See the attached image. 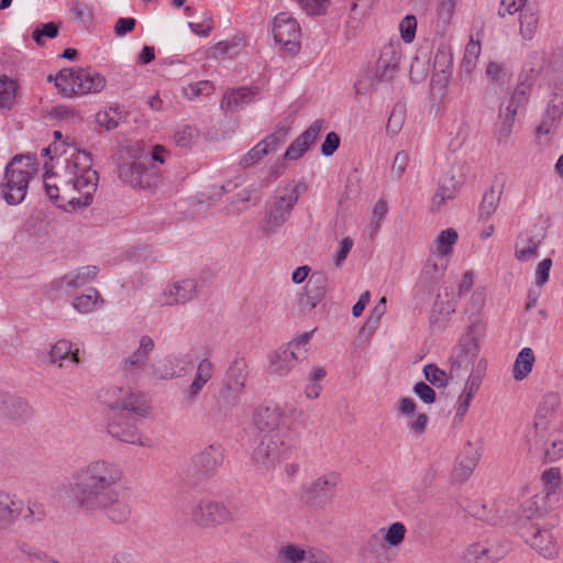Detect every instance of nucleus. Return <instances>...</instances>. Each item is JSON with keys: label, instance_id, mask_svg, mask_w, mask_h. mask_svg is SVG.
I'll list each match as a JSON object with an SVG mask.
<instances>
[{"label": "nucleus", "instance_id": "obj_1", "mask_svg": "<svg viewBox=\"0 0 563 563\" xmlns=\"http://www.w3.org/2000/svg\"><path fill=\"white\" fill-rule=\"evenodd\" d=\"M122 468L114 462L98 459L81 466L70 485L74 506L90 517L102 516L112 523L128 522L134 501L128 488L120 484Z\"/></svg>", "mask_w": 563, "mask_h": 563}, {"label": "nucleus", "instance_id": "obj_2", "mask_svg": "<svg viewBox=\"0 0 563 563\" xmlns=\"http://www.w3.org/2000/svg\"><path fill=\"white\" fill-rule=\"evenodd\" d=\"M51 151L56 156L51 157V164L45 163L43 176L48 198L65 210L89 206L99 181L90 154L65 142L43 148L45 155Z\"/></svg>", "mask_w": 563, "mask_h": 563}, {"label": "nucleus", "instance_id": "obj_3", "mask_svg": "<svg viewBox=\"0 0 563 563\" xmlns=\"http://www.w3.org/2000/svg\"><path fill=\"white\" fill-rule=\"evenodd\" d=\"M36 172V161L29 155H16L9 162L0 184L1 195L8 205L16 206L25 199L30 180Z\"/></svg>", "mask_w": 563, "mask_h": 563}, {"label": "nucleus", "instance_id": "obj_4", "mask_svg": "<svg viewBox=\"0 0 563 563\" xmlns=\"http://www.w3.org/2000/svg\"><path fill=\"white\" fill-rule=\"evenodd\" d=\"M307 190L302 181H291L284 187H278L274 196L267 202L265 220L262 231L265 235L275 233L289 219L300 194Z\"/></svg>", "mask_w": 563, "mask_h": 563}, {"label": "nucleus", "instance_id": "obj_5", "mask_svg": "<svg viewBox=\"0 0 563 563\" xmlns=\"http://www.w3.org/2000/svg\"><path fill=\"white\" fill-rule=\"evenodd\" d=\"M291 451L289 435L266 433L253 451L252 459L261 471H271L288 457Z\"/></svg>", "mask_w": 563, "mask_h": 563}, {"label": "nucleus", "instance_id": "obj_6", "mask_svg": "<svg viewBox=\"0 0 563 563\" xmlns=\"http://www.w3.org/2000/svg\"><path fill=\"white\" fill-rule=\"evenodd\" d=\"M311 336L312 331L302 333L272 352L268 355V372L278 376L288 375L296 364L306 357Z\"/></svg>", "mask_w": 563, "mask_h": 563}, {"label": "nucleus", "instance_id": "obj_7", "mask_svg": "<svg viewBox=\"0 0 563 563\" xmlns=\"http://www.w3.org/2000/svg\"><path fill=\"white\" fill-rule=\"evenodd\" d=\"M189 518L201 528L223 526L235 520L234 514L224 503L209 498L194 499L189 508Z\"/></svg>", "mask_w": 563, "mask_h": 563}, {"label": "nucleus", "instance_id": "obj_8", "mask_svg": "<svg viewBox=\"0 0 563 563\" xmlns=\"http://www.w3.org/2000/svg\"><path fill=\"white\" fill-rule=\"evenodd\" d=\"M99 399L114 412L126 411L136 417H146L150 411L144 394L132 393L129 388L109 387L99 394Z\"/></svg>", "mask_w": 563, "mask_h": 563}, {"label": "nucleus", "instance_id": "obj_9", "mask_svg": "<svg viewBox=\"0 0 563 563\" xmlns=\"http://www.w3.org/2000/svg\"><path fill=\"white\" fill-rule=\"evenodd\" d=\"M58 79L66 97L100 92L107 82L100 73L89 68H64Z\"/></svg>", "mask_w": 563, "mask_h": 563}, {"label": "nucleus", "instance_id": "obj_10", "mask_svg": "<svg viewBox=\"0 0 563 563\" xmlns=\"http://www.w3.org/2000/svg\"><path fill=\"white\" fill-rule=\"evenodd\" d=\"M479 353L478 340L472 334L466 333L462 336L456 352L450 360V378L451 380H462L473 373L475 362Z\"/></svg>", "mask_w": 563, "mask_h": 563}, {"label": "nucleus", "instance_id": "obj_11", "mask_svg": "<svg viewBox=\"0 0 563 563\" xmlns=\"http://www.w3.org/2000/svg\"><path fill=\"white\" fill-rule=\"evenodd\" d=\"M119 178L133 188L152 189L158 185L159 172L137 158L122 161L118 165Z\"/></svg>", "mask_w": 563, "mask_h": 563}, {"label": "nucleus", "instance_id": "obj_12", "mask_svg": "<svg viewBox=\"0 0 563 563\" xmlns=\"http://www.w3.org/2000/svg\"><path fill=\"white\" fill-rule=\"evenodd\" d=\"M224 461V449L220 443H212L201 449L191 460L188 472L200 478L216 475Z\"/></svg>", "mask_w": 563, "mask_h": 563}, {"label": "nucleus", "instance_id": "obj_13", "mask_svg": "<svg viewBox=\"0 0 563 563\" xmlns=\"http://www.w3.org/2000/svg\"><path fill=\"white\" fill-rule=\"evenodd\" d=\"M34 516L32 506L24 511V503L20 497L0 490V531H11L21 517L33 520Z\"/></svg>", "mask_w": 563, "mask_h": 563}, {"label": "nucleus", "instance_id": "obj_14", "mask_svg": "<svg viewBox=\"0 0 563 563\" xmlns=\"http://www.w3.org/2000/svg\"><path fill=\"white\" fill-rule=\"evenodd\" d=\"M253 422L261 431L289 435L290 426L285 411L277 405H262L253 416Z\"/></svg>", "mask_w": 563, "mask_h": 563}, {"label": "nucleus", "instance_id": "obj_15", "mask_svg": "<svg viewBox=\"0 0 563 563\" xmlns=\"http://www.w3.org/2000/svg\"><path fill=\"white\" fill-rule=\"evenodd\" d=\"M339 482L338 473L324 474L303 488L302 498L313 507H322L334 496Z\"/></svg>", "mask_w": 563, "mask_h": 563}, {"label": "nucleus", "instance_id": "obj_16", "mask_svg": "<svg viewBox=\"0 0 563 563\" xmlns=\"http://www.w3.org/2000/svg\"><path fill=\"white\" fill-rule=\"evenodd\" d=\"M288 128L278 126L273 133L267 135L255 146H253L245 155L240 159L242 168H247L257 164L269 153H274L280 148V146L287 141Z\"/></svg>", "mask_w": 563, "mask_h": 563}, {"label": "nucleus", "instance_id": "obj_17", "mask_svg": "<svg viewBox=\"0 0 563 563\" xmlns=\"http://www.w3.org/2000/svg\"><path fill=\"white\" fill-rule=\"evenodd\" d=\"M520 534L542 556L552 559L558 555L556 540L549 529L541 528L539 523L521 525Z\"/></svg>", "mask_w": 563, "mask_h": 563}, {"label": "nucleus", "instance_id": "obj_18", "mask_svg": "<svg viewBox=\"0 0 563 563\" xmlns=\"http://www.w3.org/2000/svg\"><path fill=\"white\" fill-rule=\"evenodd\" d=\"M274 38L290 53H297L300 48V26L288 13L280 12L274 19Z\"/></svg>", "mask_w": 563, "mask_h": 563}, {"label": "nucleus", "instance_id": "obj_19", "mask_svg": "<svg viewBox=\"0 0 563 563\" xmlns=\"http://www.w3.org/2000/svg\"><path fill=\"white\" fill-rule=\"evenodd\" d=\"M99 267L95 265L82 266L56 278L51 283L52 290L60 294H70L79 287L91 283L98 275Z\"/></svg>", "mask_w": 563, "mask_h": 563}, {"label": "nucleus", "instance_id": "obj_20", "mask_svg": "<svg viewBox=\"0 0 563 563\" xmlns=\"http://www.w3.org/2000/svg\"><path fill=\"white\" fill-rule=\"evenodd\" d=\"M198 295V282L194 278H185L168 284L161 295L163 306L184 305Z\"/></svg>", "mask_w": 563, "mask_h": 563}, {"label": "nucleus", "instance_id": "obj_21", "mask_svg": "<svg viewBox=\"0 0 563 563\" xmlns=\"http://www.w3.org/2000/svg\"><path fill=\"white\" fill-rule=\"evenodd\" d=\"M479 452L476 446L473 445L471 441H467L457 455L452 473L451 479L454 483L463 484L465 483L473 474L479 461Z\"/></svg>", "mask_w": 563, "mask_h": 563}, {"label": "nucleus", "instance_id": "obj_22", "mask_svg": "<svg viewBox=\"0 0 563 563\" xmlns=\"http://www.w3.org/2000/svg\"><path fill=\"white\" fill-rule=\"evenodd\" d=\"M401 57L399 44L387 43L382 49L375 67V76L379 81H390L398 71Z\"/></svg>", "mask_w": 563, "mask_h": 563}, {"label": "nucleus", "instance_id": "obj_23", "mask_svg": "<svg viewBox=\"0 0 563 563\" xmlns=\"http://www.w3.org/2000/svg\"><path fill=\"white\" fill-rule=\"evenodd\" d=\"M328 277L323 273H313L305 287V292L299 298L300 309L313 310L327 294Z\"/></svg>", "mask_w": 563, "mask_h": 563}, {"label": "nucleus", "instance_id": "obj_24", "mask_svg": "<svg viewBox=\"0 0 563 563\" xmlns=\"http://www.w3.org/2000/svg\"><path fill=\"white\" fill-rule=\"evenodd\" d=\"M242 391L221 386L214 396V405L209 410V417L214 422H220L228 418L232 410L239 405Z\"/></svg>", "mask_w": 563, "mask_h": 563}, {"label": "nucleus", "instance_id": "obj_25", "mask_svg": "<svg viewBox=\"0 0 563 563\" xmlns=\"http://www.w3.org/2000/svg\"><path fill=\"white\" fill-rule=\"evenodd\" d=\"M507 547H500L492 542H478L471 544L464 552L467 563H494L507 553Z\"/></svg>", "mask_w": 563, "mask_h": 563}, {"label": "nucleus", "instance_id": "obj_26", "mask_svg": "<svg viewBox=\"0 0 563 563\" xmlns=\"http://www.w3.org/2000/svg\"><path fill=\"white\" fill-rule=\"evenodd\" d=\"M324 125L323 119L316 120L306 131L296 137L284 154L285 159L296 161L300 158L317 140Z\"/></svg>", "mask_w": 563, "mask_h": 563}, {"label": "nucleus", "instance_id": "obj_27", "mask_svg": "<svg viewBox=\"0 0 563 563\" xmlns=\"http://www.w3.org/2000/svg\"><path fill=\"white\" fill-rule=\"evenodd\" d=\"M124 412L125 411L114 412V416L108 423L109 434L125 443L144 445L136 426L125 420Z\"/></svg>", "mask_w": 563, "mask_h": 563}, {"label": "nucleus", "instance_id": "obj_28", "mask_svg": "<svg viewBox=\"0 0 563 563\" xmlns=\"http://www.w3.org/2000/svg\"><path fill=\"white\" fill-rule=\"evenodd\" d=\"M32 408L24 399L0 391V417L20 421L31 417Z\"/></svg>", "mask_w": 563, "mask_h": 563}, {"label": "nucleus", "instance_id": "obj_29", "mask_svg": "<svg viewBox=\"0 0 563 563\" xmlns=\"http://www.w3.org/2000/svg\"><path fill=\"white\" fill-rule=\"evenodd\" d=\"M463 183L462 175L456 176L453 170L445 173L440 178L438 190L432 197V209H440L445 201L454 199Z\"/></svg>", "mask_w": 563, "mask_h": 563}, {"label": "nucleus", "instance_id": "obj_30", "mask_svg": "<svg viewBox=\"0 0 563 563\" xmlns=\"http://www.w3.org/2000/svg\"><path fill=\"white\" fill-rule=\"evenodd\" d=\"M78 350H73V343L68 340H58L48 352V361L52 364H58V367L75 368L80 360Z\"/></svg>", "mask_w": 563, "mask_h": 563}, {"label": "nucleus", "instance_id": "obj_31", "mask_svg": "<svg viewBox=\"0 0 563 563\" xmlns=\"http://www.w3.org/2000/svg\"><path fill=\"white\" fill-rule=\"evenodd\" d=\"M553 407L558 404V397L554 394H549L544 397L543 404L538 408L534 417L533 426L527 433V440L529 443L538 444L544 440L545 432L549 427L548 409L545 405Z\"/></svg>", "mask_w": 563, "mask_h": 563}, {"label": "nucleus", "instance_id": "obj_32", "mask_svg": "<svg viewBox=\"0 0 563 563\" xmlns=\"http://www.w3.org/2000/svg\"><path fill=\"white\" fill-rule=\"evenodd\" d=\"M482 364L483 360H481L477 365L476 374L470 375V377L465 382L464 388L456 400L455 419L462 420L464 418L468 410L472 399L474 398L475 394L478 391L481 387L483 377L481 371Z\"/></svg>", "mask_w": 563, "mask_h": 563}, {"label": "nucleus", "instance_id": "obj_33", "mask_svg": "<svg viewBox=\"0 0 563 563\" xmlns=\"http://www.w3.org/2000/svg\"><path fill=\"white\" fill-rule=\"evenodd\" d=\"M258 87H240L238 89H233L227 91L221 101V109L225 112H235L240 109H243L245 106L250 104L254 98L258 95Z\"/></svg>", "mask_w": 563, "mask_h": 563}, {"label": "nucleus", "instance_id": "obj_34", "mask_svg": "<svg viewBox=\"0 0 563 563\" xmlns=\"http://www.w3.org/2000/svg\"><path fill=\"white\" fill-rule=\"evenodd\" d=\"M154 350V341L148 335H142L139 347L122 361V368L125 372L142 369Z\"/></svg>", "mask_w": 563, "mask_h": 563}, {"label": "nucleus", "instance_id": "obj_35", "mask_svg": "<svg viewBox=\"0 0 563 563\" xmlns=\"http://www.w3.org/2000/svg\"><path fill=\"white\" fill-rule=\"evenodd\" d=\"M545 238L542 228L537 229L533 234H521L516 243L515 256L520 261H528L537 255V251Z\"/></svg>", "mask_w": 563, "mask_h": 563}, {"label": "nucleus", "instance_id": "obj_36", "mask_svg": "<svg viewBox=\"0 0 563 563\" xmlns=\"http://www.w3.org/2000/svg\"><path fill=\"white\" fill-rule=\"evenodd\" d=\"M247 375L246 361L242 357L234 358L224 374L222 385L243 393Z\"/></svg>", "mask_w": 563, "mask_h": 563}, {"label": "nucleus", "instance_id": "obj_37", "mask_svg": "<svg viewBox=\"0 0 563 563\" xmlns=\"http://www.w3.org/2000/svg\"><path fill=\"white\" fill-rule=\"evenodd\" d=\"M550 489L543 495H534L522 505L521 525L536 523L533 520L542 518L548 512V498Z\"/></svg>", "mask_w": 563, "mask_h": 563}, {"label": "nucleus", "instance_id": "obj_38", "mask_svg": "<svg viewBox=\"0 0 563 563\" xmlns=\"http://www.w3.org/2000/svg\"><path fill=\"white\" fill-rule=\"evenodd\" d=\"M213 375V364L210 360L203 358L199 362L197 371L191 384L188 387V400L194 402L198 398L200 391Z\"/></svg>", "mask_w": 563, "mask_h": 563}, {"label": "nucleus", "instance_id": "obj_39", "mask_svg": "<svg viewBox=\"0 0 563 563\" xmlns=\"http://www.w3.org/2000/svg\"><path fill=\"white\" fill-rule=\"evenodd\" d=\"M312 547L287 542L276 552V563H306Z\"/></svg>", "mask_w": 563, "mask_h": 563}, {"label": "nucleus", "instance_id": "obj_40", "mask_svg": "<svg viewBox=\"0 0 563 563\" xmlns=\"http://www.w3.org/2000/svg\"><path fill=\"white\" fill-rule=\"evenodd\" d=\"M459 0H438L433 25L437 34L444 35L451 25Z\"/></svg>", "mask_w": 563, "mask_h": 563}, {"label": "nucleus", "instance_id": "obj_41", "mask_svg": "<svg viewBox=\"0 0 563 563\" xmlns=\"http://www.w3.org/2000/svg\"><path fill=\"white\" fill-rule=\"evenodd\" d=\"M534 362L536 357L532 349L523 347L518 353L512 366L514 379L523 380L531 373Z\"/></svg>", "mask_w": 563, "mask_h": 563}, {"label": "nucleus", "instance_id": "obj_42", "mask_svg": "<svg viewBox=\"0 0 563 563\" xmlns=\"http://www.w3.org/2000/svg\"><path fill=\"white\" fill-rule=\"evenodd\" d=\"M459 234L456 230L449 228L442 230L433 242V250L431 253L446 257L453 251L454 244L457 242Z\"/></svg>", "mask_w": 563, "mask_h": 563}, {"label": "nucleus", "instance_id": "obj_43", "mask_svg": "<svg viewBox=\"0 0 563 563\" xmlns=\"http://www.w3.org/2000/svg\"><path fill=\"white\" fill-rule=\"evenodd\" d=\"M446 268L448 260L431 253L422 269V277L427 278L429 283H435L444 275Z\"/></svg>", "mask_w": 563, "mask_h": 563}, {"label": "nucleus", "instance_id": "obj_44", "mask_svg": "<svg viewBox=\"0 0 563 563\" xmlns=\"http://www.w3.org/2000/svg\"><path fill=\"white\" fill-rule=\"evenodd\" d=\"M563 456V429L551 433L544 440V457L549 462H554Z\"/></svg>", "mask_w": 563, "mask_h": 563}, {"label": "nucleus", "instance_id": "obj_45", "mask_svg": "<svg viewBox=\"0 0 563 563\" xmlns=\"http://www.w3.org/2000/svg\"><path fill=\"white\" fill-rule=\"evenodd\" d=\"M378 531L382 534L386 547L397 548L405 541L407 529L402 522L396 521L387 529L382 528Z\"/></svg>", "mask_w": 563, "mask_h": 563}, {"label": "nucleus", "instance_id": "obj_46", "mask_svg": "<svg viewBox=\"0 0 563 563\" xmlns=\"http://www.w3.org/2000/svg\"><path fill=\"white\" fill-rule=\"evenodd\" d=\"M102 303L103 299L95 288L88 289V294L77 296L73 301V307L79 313H88L95 310L98 303Z\"/></svg>", "mask_w": 563, "mask_h": 563}, {"label": "nucleus", "instance_id": "obj_47", "mask_svg": "<svg viewBox=\"0 0 563 563\" xmlns=\"http://www.w3.org/2000/svg\"><path fill=\"white\" fill-rule=\"evenodd\" d=\"M531 89H532L531 81H529V80L520 81L517 85L516 89L512 91L510 100H509L508 104L505 107V109L511 110V108H512L515 113H517L519 108L527 104L529 97H530Z\"/></svg>", "mask_w": 563, "mask_h": 563}, {"label": "nucleus", "instance_id": "obj_48", "mask_svg": "<svg viewBox=\"0 0 563 563\" xmlns=\"http://www.w3.org/2000/svg\"><path fill=\"white\" fill-rule=\"evenodd\" d=\"M516 115H517V113H515V111L512 109L509 110V109H505L504 107H501L499 109L498 128L496 131V136H497L498 142L507 141V139L509 137V135L512 131Z\"/></svg>", "mask_w": 563, "mask_h": 563}, {"label": "nucleus", "instance_id": "obj_49", "mask_svg": "<svg viewBox=\"0 0 563 563\" xmlns=\"http://www.w3.org/2000/svg\"><path fill=\"white\" fill-rule=\"evenodd\" d=\"M500 197L501 190L497 191L494 187H490L484 192L478 208L481 219H488L496 211Z\"/></svg>", "mask_w": 563, "mask_h": 563}, {"label": "nucleus", "instance_id": "obj_50", "mask_svg": "<svg viewBox=\"0 0 563 563\" xmlns=\"http://www.w3.org/2000/svg\"><path fill=\"white\" fill-rule=\"evenodd\" d=\"M363 552L365 555L374 556L379 563H384L383 556L386 552V544L379 531L368 537L363 545Z\"/></svg>", "mask_w": 563, "mask_h": 563}, {"label": "nucleus", "instance_id": "obj_51", "mask_svg": "<svg viewBox=\"0 0 563 563\" xmlns=\"http://www.w3.org/2000/svg\"><path fill=\"white\" fill-rule=\"evenodd\" d=\"M123 120V113L120 106L109 108V110L97 113L96 121L99 125L104 126L108 131L119 126Z\"/></svg>", "mask_w": 563, "mask_h": 563}, {"label": "nucleus", "instance_id": "obj_52", "mask_svg": "<svg viewBox=\"0 0 563 563\" xmlns=\"http://www.w3.org/2000/svg\"><path fill=\"white\" fill-rule=\"evenodd\" d=\"M423 374L426 380L437 388H444L448 386L450 378V372L439 368L435 364H427L423 367Z\"/></svg>", "mask_w": 563, "mask_h": 563}, {"label": "nucleus", "instance_id": "obj_53", "mask_svg": "<svg viewBox=\"0 0 563 563\" xmlns=\"http://www.w3.org/2000/svg\"><path fill=\"white\" fill-rule=\"evenodd\" d=\"M69 10L74 19L80 23L84 27L88 29L93 21L92 9L82 1H73L69 4Z\"/></svg>", "mask_w": 563, "mask_h": 563}, {"label": "nucleus", "instance_id": "obj_54", "mask_svg": "<svg viewBox=\"0 0 563 563\" xmlns=\"http://www.w3.org/2000/svg\"><path fill=\"white\" fill-rule=\"evenodd\" d=\"M539 18L536 12L527 9L520 13V34L525 40H531L537 31Z\"/></svg>", "mask_w": 563, "mask_h": 563}, {"label": "nucleus", "instance_id": "obj_55", "mask_svg": "<svg viewBox=\"0 0 563 563\" xmlns=\"http://www.w3.org/2000/svg\"><path fill=\"white\" fill-rule=\"evenodd\" d=\"M481 54V44L473 38L467 43L462 59L461 68L466 73H472Z\"/></svg>", "mask_w": 563, "mask_h": 563}, {"label": "nucleus", "instance_id": "obj_56", "mask_svg": "<svg viewBox=\"0 0 563 563\" xmlns=\"http://www.w3.org/2000/svg\"><path fill=\"white\" fill-rule=\"evenodd\" d=\"M198 136V131L190 126L184 125L179 128L174 134V142L177 146L183 148H190Z\"/></svg>", "mask_w": 563, "mask_h": 563}, {"label": "nucleus", "instance_id": "obj_57", "mask_svg": "<svg viewBox=\"0 0 563 563\" xmlns=\"http://www.w3.org/2000/svg\"><path fill=\"white\" fill-rule=\"evenodd\" d=\"M214 86L209 80H201L198 82L189 84L184 88V93L188 99H196L200 96H209L213 92Z\"/></svg>", "mask_w": 563, "mask_h": 563}, {"label": "nucleus", "instance_id": "obj_58", "mask_svg": "<svg viewBox=\"0 0 563 563\" xmlns=\"http://www.w3.org/2000/svg\"><path fill=\"white\" fill-rule=\"evenodd\" d=\"M433 69L435 74H441L442 79L446 81L451 75V56L445 51L439 49L435 53Z\"/></svg>", "mask_w": 563, "mask_h": 563}, {"label": "nucleus", "instance_id": "obj_59", "mask_svg": "<svg viewBox=\"0 0 563 563\" xmlns=\"http://www.w3.org/2000/svg\"><path fill=\"white\" fill-rule=\"evenodd\" d=\"M405 121V108L401 104H396L387 121V132L396 135L402 128Z\"/></svg>", "mask_w": 563, "mask_h": 563}, {"label": "nucleus", "instance_id": "obj_60", "mask_svg": "<svg viewBox=\"0 0 563 563\" xmlns=\"http://www.w3.org/2000/svg\"><path fill=\"white\" fill-rule=\"evenodd\" d=\"M417 30V19L412 14L406 15L399 23L400 36L405 43H411L415 40Z\"/></svg>", "mask_w": 563, "mask_h": 563}, {"label": "nucleus", "instance_id": "obj_61", "mask_svg": "<svg viewBox=\"0 0 563 563\" xmlns=\"http://www.w3.org/2000/svg\"><path fill=\"white\" fill-rule=\"evenodd\" d=\"M412 390L416 396L427 405H431L437 400V394L434 389L424 382L416 383Z\"/></svg>", "mask_w": 563, "mask_h": 563}, {"label": "nucleus", "instance_id": "obj_62", "mask_svg": "<svg viewBox=\"0 0 563 563\" xmlns=\"http://www.w3.org/2000/svg\"><path fill=\"white\" fill-rule=\"evenodd\" d=\"M14 99L13 81L7 77L0 78V108L9 107Z\"/></svg>", "mask_w": 563, "mask_h": 563}, {"label": "nucleus", "instance_id": "obj_63", "mask_svg": "<svg viewBox=\"0 0 563 563\" xmlns=\"http://www.w3.org/2000/svg\"><path fill=\"white\" fill-rule=\"evenodd\" d=\"M299 5L310 15L325 13L329 0H297Z\"/></svg>", "mask_w": 563, "mask_h": 563}, {"label": "nucleus", "instance_id": "obj_64", "mask_svg": "<svg viewBox=\"0 0 563 563\" xmlns=\"http://www.w3.org/2000/svg\"><path fill=\"white\" fill-rule=\"evenodd\" d=\"M409 162V155L405 151H400L395 155L390 174L394 178L400 179L404 175Z\"/></svg>", "mask_w": 563, "mask_h": 563}]
</instances>
